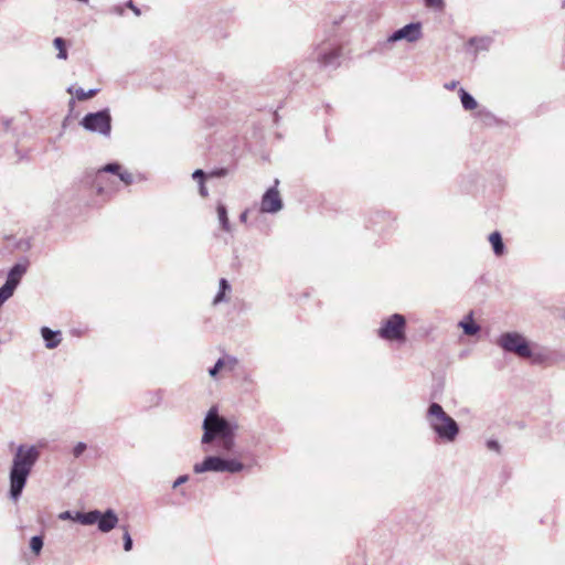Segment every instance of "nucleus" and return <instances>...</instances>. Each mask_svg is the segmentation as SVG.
<instances>
[{
	"mask_svg": "<svg viewBox=\"0 0 565 565\" xmlns=\"http://www.w3.org/2000/svg\"><path fill=\"white\" fill-rule=\"evenodd\" d=\"M75 104L74 99L70 100V106H73Z\"/></svg>",
	"mask_w": 565,
	"mask_h": 565,
	"instance_id": "nucleus-42",
	"label": "nucleus"
},
{
	"mask_svg": "<svg viewBox=\"0 0 565 565\" xmlns=\"http://www.w3.org/2000/svg\"><path fill=\"white\" fill-rule=\"evenodd\" d=\"M231 290V285L225 278H221L218 282V291L214 297L213 303L217 305L220 302L226 301V294Z\"/></svg>",
	"mask_w": 565,
	"mask_h": 565,
	"instance_id": "nucleus-20",
	"label": "nucleus"
},
{
	"mask_svg": "<svg viewBox=\"0 0 565 565\" xmlns=\"http://www.w3.org/2000/svg\"><path fill=\"white\" fill-rule=\"evenodd\" d=\"M192 178H193L194 180H196V181L200 183V182L205 181V179H206V173H205L203 170H201V169H196V170L192 173Z\"/></svg>",
	"mask_w": 565,
	"mask_h": 565,
	"instance_id": "nucleus-31",
	"label": "nucleus"
},
{
	"mask_svg": "<svg viewBox=\"0 0 565 565\" xmlns=\"http://www.w3.org/2000/svg\"><path fill=\"white\" fill-rule=\"evenodd\" d=\"M134 541L132 537L128 531L127 527H124V534H122V547L126 552H129L132 550Z\"/></svg>",
	"mask_w": 565,
	"mask_h": 565,
	"instance_id": "nucleus-26",
	"label": "nucleus"
},
{
	"mask_svg": "<svg viewBox=\"0 0 565 565\" xmlns=\"http://www.w3.org/2000/svg\"><path fill=\"white\" fill-rule=\"evenodd\" d=\"M495 343L504 352L513 353L521 359H530L533 355L531 343L523 334L516 331L501 333Z\"/></svg>",
	"mask_w": 565,
	"mask_h": 565,
	"instance_id": "nucleus-5",
	"label": "nucleus"
},
{
	"mask_svg": "<svg viewBox=\"0 0 565 565\" xmlns=\"http://www.w3.org/2000/svg\"><path fill=\"white\" fill-rule=\"evenodd\" d=\"M422 23L420 22H411L397 30H395L388 38L387 42L394 43L402 40H405L409 43H414L418 41L422 35Z\"/></svg>",
	"mask_w": 565,
	"mask_h": 565,
	"instance_id": "nucleus-12",
	"label": "nucleus"
},
{
	"mask_svg": "<svg viewBox=\"0 0 565 565\" xmlns=\"http://www.w3.org/2000/svg\"><path fill=\"white\" fill-rule=\"evenodd\" d=\"M216 212H217V217H218V222H220L222 230L225 232H231L232 226H231V223H230V220L227 216V207L223 203H218L217 207H216Z\"/></svg>",
	"mask_w": 565,
	"mask_h": 565,
	"instance_id": "nucleus-18",
	"label": "nucleus"
},
{
	"mask_svg": "<svg viewBox=\"0 0 565 565\" xmlns=\"http://www.w3.org/2000/svg\"><path fill=\"white\" fill-rule=\"evenodd\" d=\"M126 7H127V8H129V9H131V10H132V12H134L137 17H139V15L141 14L140 9H139L138 7H136V6H135V3H134V1H132V0H128V1L126 2Z\"/></svg>",
	"mask_w": 565,
	"mask_h": 565,
	"instance_id": "nucleus-35",
	"label": "nucleus"
},
{
	"mask_svg": "<svg viewBox=\"0 0 565 565\" xmlns=\"http://www.w3.org/2000/svg\"><path fill=\"white\" fill-rule=\"evenodd\" d=\"M225 366V359L224 358H220L215 364L209 370V374L210 376L212 377H215L218 372Z\"/></svg>",
	"mask_w": 565,
	"mask_h": 565,
	"instance_id": "nucleus-28",
	"label": "nucleus"
},
{
	"mask_svg": "<svg viewBox=\"0 0 565 565\" xmlns=\"http://www.w3.org/2000/svg\"><path fill=\"white\" fill-rule=\"evenodd\" d=\"M225 359V365H228L230 370H233L237 364V359L234 356H226Z\"/></svg>",
	"mask_w": 565,
	"mask_h": 565,
	"instance_id": "nucleus-36",
	"label": "nucleus"
},
{
	"mask_svg": "<svg viewBox=\"0 0 565 565\" xmlns=\"http://www.w3.org/2000/svg\"><path fill=\"white\" fill-rule=\"evenodd\" d=\"M17 247L21 250H29L31 248V242L30 239H21L18 244H17Z\"/></svg>",
	"mask_w": 565,
	"mask_h": 565,
	"instance_id": "nucleus-34",
	"label": "nucleus"
},
{
	"mask_svg": "<svg viewBox=\"0 0 565 565\" xmlns=\"http://www.w3.org/2000/svg\"><path fill=\"white\" fill-rule=\"evenodd\" d=\"M231 454H220L205 456L201 462L193 466L195 473L204 472H228L238 473L244 470L245 465L236 458H228Z\"/></svg>",
	"mask_w": 565,
	"mask_h": 565,
	"instance_id": "nucleus-4",
	"label": "nucleus"
},
{
	"mask_svg": "<svg viewBox=\"0 0 565 565\" xmlns=\"http://www.w3.org/2000/svg\"><path fill=\"white\" fill-rule=\"evenodd\" d=\"M211 174L214 177H224L226 174V170L223 168L217 169V170H214Z\"/></svg>",
	"mask_w": 565,
	"mask_h": 565,
	"instance_id": "nucleus-40",
	"label": "nucleus"
},
{
	"mask_svg": "<svg viewBox=\"0 0 565 565\" xmlns=\"http://www.w3.org/2000/svg\"><path fill=\"white\" fill-rule=\"evenodd\" d=\"M14 289H12L9 285L7 284H3L1 287H0V308L3 306V303L10 299L13 294H14Z\"/></svg>",
	"mask_w": 565,
	"mask_h": 565,
	"instance_id": "nucleus-25",
	"label": "nucleus"
},
{
	"mask_svg": "<svg viewBox=\"0 0 565 565\" xmlns=\"http://www.w3.org/2000/svg\"><path fill=\"white\" fill-rule=\"evenodd\" d=\"M406 318L401 313H393L384 319L377 330V335L385 341L405 342Z\"/></svg>",
	"mask_w": 565,
	"mask_h": 565,
	"instance_id": "nucleus-7",
	"label": "nucleus"
},
{
	"mask_svg": "<svg viewBox=\"0 0 565 565\" xmlns=\"http://www.w3.org/2000/svg\"><path fill=\"white\" fill-rule=\"evenodd\" d=\"M44 546V537L42 535H34L30 540V550L34 555H40Z\"/></svg>",
	"mask_w": 565,
	"mask_h": 565,
	"instance_id": "nucleus-23",
	"label": "nucleus"
},
{
	"mask_svg": "<svg viewBox=\"0 0 565 565\" xmlns=\"http://www.w3.org/2000/svg\"><path fill=\"white\" fill-rule=\"evenodd\" d=\"M458 94L465 110H472L477 108L478 103L469 92L461 87L459 88Z\"/></svg>",
	"mask_w": 565,
	"mask_h": 565,
	"instance_id": "nucleus-17",
	"label": "nucleus"
},
{
	"mask_svg": "<svg viewBox=\"0 0 565 565\" xmlns=\"http://www.w3.org/2000/svg\"><path fill=\"white\" fill-rule=\"evenodd\" d=\"M79 524L82 525H97L102 533H108L114 530L118 522V515L114 509L108 508L105 511L97 509L89 510L86 514L78 515Z\"/></svg>",
	"mask_w": 565,
	"mask_h": 565,
	"instance_id": "nucleus-6",
	"label": "nucleus"
},
{
	"mask_svg": "<svg viewBox=\"0 0 565 565\" xmlns=\"http://www.w3.org/2000/svg\"><path fill=\"white\" fill-rule=\"evenodd\" d=\"M41 335L47 349H55L62 341L61 331L52 330L49 327L41 328Z\"/></svg>",
	"mask_w": 565,
	"mask_h": 565,
	"instance_id": "nucleus-14",
	"label": "nucleus"
},
{
	"mask_svg": "<svg viewBox=\"0 0 565 565\" xmlns=\"http://www.w3.org/2000/svg\"><path fill=\"white\" fill-rule=\"evenodd\" d=\"M41 452L35 445L21 444L17 447L9 469V498L17 502L28 483Z\"/></svg>",
	"mask_w": 565,
	"mask_h": 565,
	"instance_id": "nucleus-2",
	"label": "nucleus"
},
{
	"mask_svg": "<svg viewBox=\"0 0 565 565\" xmlns=\"http://www.w3.org/2000/svg\"><path fill=\"white\" fill-rule=\"evenodd\" d=\"M29 267V260L26 258L23 262L15 263L8 271L6 282L12 289H17L23 275L26 273Z\"/></svg>",
	"mask_w": 565,
	"mask_h": 565,
	"instance_id": "nucleus-13",
	"label": "nucleus"
},
{
	"mask_svg": "<svg viewBox=\"0 0 565 565\" xmlns=\"http://www.w3.org/2000/svg\"><path fill=\"white\" fill-rule=\"evenodd\" d=\"M121 170L122 167L120 163L109 162L98 170L87 171L83 182L95 189L97 194H103L105 193L106 174L110 173L118 177Z\"/></svg>",
	"mask_w": 565,
	"mask_h": 565,
	"instance_id": "nucleus-9",
	"label": "nucleus"
},
{
	"mask_svg": "<svg viewBox=\"0 0 565 565\" xmlns=\"http://www.w3.org/2000/svg\"><path fill=\"white\" fill-rule=\"evenodd\" d=\"M118 178L126 185H130L135 181L132 173H130L129 171L124 170V169L120 171Z\"/></svg>",
	"mask_w": 565,
	"mask_h": 565,
	"instance_id": "nucleus-29",
	"label": "nucleus"
},
{
	"mask_svg": "<svg viewBox=\"0 0 565 565\" xmlns=\"http://www.w3.org/2000/svg\"><path fill=\"white\" fill-rule=\"evenodd\" d=\"M79 125L87 131L109 137L111 132V115L109 108L86 114Z\"/></svg>",
	"mask_w": 565,
	"mask_h": 565,
	"instance_id": "nucleus-8",
	"label": "nucleus"
},
{
	"mask_svg": "<svg viewBox=\"0 0 565 565\" xmlns=\"http://www.w3.org/2000/svg\"><path fill=\"white\" fill-rule=\"evenodd\" d=\"M79 514H86V512L83 511H63L58 514V519L63 521H74L79 523L78 515Z\"/></svg>",
	"mask_w": 565,
	"mask_h": 565,
	"instance_id": "nucleus-24",
	"label": "nucleus"
},
{
	"mask_svg": "<svg viewBox=\"0 0 565 565\" xmlns=\"http://www.w3.org/2000/svg\"><path fill=\"white\" fill-rule=\"evenodd\" d=\"M341 47L335 43L322 42L315 49V58L327 68H337L340 65Z\"/></svg>",
	"mask_w": 565,
	"mask_h": 565,
	"instance_id": "nucleus-10",
	"label": "nucleus"
},
{
	"mask_svg": "<svg viewBox=\"0 0 565 565\" xmlns=\"http://www.w3.org/2000/svg\"><path fill=\"white\" fill-rule=\"evenodd\" d=\"M86 449H87V445H86V443H84V441H78V443L73 447V450H72L73 456H74L75 458H79V457L84 454V451H85Z\"/></svg>",
	"mask_w": 565,
	"mask_h": 565,
	"instance_id": "nucleus-30",
	"label": "nucleus"
},
{
	"mask_svg": "<svg viewBox=\"0 0 565 565\" xmlns=\"http://www.w3.org/2000/svg\"><path fill=\"white\" fill-rule=\"evenodd\" d=\"M98 92H99L98 88H90L87 92H85L81 87L75 89L73 86H70L67 88V93L75 94V96L78 100H85V99L92 98V97L96 96Z\"/></svg>",
	"mask_w": 565,
	"mask_h": 565,
	"instance_id": "nucleus-19",
	"label": "nucleus"
},
{
	"mask_svg": "<svg viewBox=\"0 0 565 565\" xmlns=\"http://www.w3.org/2000/svg\"><path fill=\"white\" fill-rule=\"evenodd\" d=\"M489 242L492 246L493 253L497 256H502L505 253V245L500 232L494 231L489 235Z\"/></svg>",
	"mask_w": 565,
	"mask_h": 565,
	"instance_id": "nucleus-15",
	"label": "nucleus"
},
{
	"mask_svg": "<svg viewBox=\"0 0 565 565\" xmlns=\"http://www.w3.org/2000/svg\"><path fill=\"white\" fill-rule=\"evenodd\" d=\"M199 192H200L201 196H203V198L207 196L209 192H207V188L205 186L204 181L199 183Z\"/></svg>",
	"mask_w": 565,
	"mask_h": 565,
	"instance_id": "nucleus-38",
	"label": "nucleus"
},
{
	"mask_svg": "<svg viewBox=\"0 0 565 565\" xmlns=\"http://www.w3.org/2000/svg\"><path fill=\"white\" fill-rule=\"evenodd\" d=\"M278 183L279 181L275 180V185L267 189L263 194L259 207L262 213L276 214L282 210L284 202L277 190Z\"/></svg>",
	"mask_w": 565,
	"mask_h": 565,
	"instance_id": "nucleus-11",
	"label": "nucleus"
},
{
	"mask_svg": "<svg viewBox=\"0 0 565 565\" xmlns=\"http://www.w3.org/2000/svg\"><path fill=\"white\" fill-rule=\"evenodd\" d=\"M425 7L435 11H441L445 7V0H424Z\"/></svg>",
	"mask_w": 565,
	"mask_h": 565,
	"instance_id": "nucleus-27",
	"label": "nucleus"
},
{
	"mask_svg": "<svg viewBox=\"0 0 565 565\" xmlns=\"http://www.w3.org/2000/svg\"><path fill=\"white\" fill-rule=\"evenodd\" d=\"M490 43L491 39L489 38H470L468 41V45L475 47V55H477L479 51H487Z\"/></svg>",
	"mask_w": 565,
	"mask_h": 565,
	"instance_id": "nucleus-21",
	"label": "nucleus"
},
{
	"mask_svg": "<svg viewBox=\"0 0 565 565\" xmlns=\"http://www.w3.org/2000/svg\"><path fill=\"white\" fill-rule=\"evenodd\" d=\"M425 420L440 443L451 444L459 436V424L437 402H431L428 405Z\"/></svg>",
	"mask_w": 565,
	"mask_h": 565,
	"instance_id": "nucleus-3",
	"label": "nucleus"
},
{
	"mask_svg": "<svg viewBox=\"0 0 565 565\" xmlns=\"http://www.w3.org/2000/svg\"><path fill=\"white\" fill-rule=\"evenodd\" d=\"M110 12H111V13H115V14H117V15H122V14H124V12H125V9H124V7H122V6H119V4H118V6H114V7L110 9Z\"/></svg>",
	"mask_w": 565,
	"mask_h": 565,
	"instance_id": "nucleus-37",
	"label": "nucleus"
},
{
	"mask_svg": "<svg viewBox=\"0 0 565 565\" xmlns=\"http://www.w3.org/2000/svg\"><path fill=\"white\" fill-rule=\"evenodd\" d=\"M53 45L58 51L57 58L66 60L68 56L66 41L58 36L53 40Z\"/></svg>",
	"mask_w": 565,
	"mask_h": 565,
	"instance_id": "nucleus-22",
	"label": "nucleus"
},
{
	"mask_svg": "<svg viewBox=\"0 0 565 565\" xmlns=\"http://www.w3.org/2000/svg\"><path fill=\"white\" fill-rule=\"evenodd\" d=\"M457 85H458V82H457V81H451V82H449V83H446V84L444 85V87H445L446 89H448V90H452V89H455V88L457 87Z\"/></svg>",
	"mask_w": 565,
	"mask_h": 565,
	"instance_id": "nucleus-39",
	"label": "nucleus"
},
{
	"mask_svg": "<svg viewBox=\"0 0 565 565\" xmlns=\"http://www.w3.org/2000/svg\"><path fill=\"white\" fill-rule=\"evenodd\" d=\"M562 7H563V8H565V0H563V2H562Z\"/></svg>",
	"mask_w": 565,
	"mask_h": 565,
	"instance_id": "nucleus-43",
	"label": "nucleus"
},
{
	"mask_svg": "<svg viewBox=\"0 0 565 565\" xmlns=\"http://www.w3.org/2000/svg\"><path fill=\"white\" fill-rule=\"evenodd\" d=\"M465 334L475 335L480 331V326L473 321L472 312H470L463 320L458 324Z\"/></svg>",
	"mask_w": 565,
	"mask_h": 565,
	"instance_id": "nucleus-16",
	"label": "nucleus"
},
{
	"mask_svg": "<svg viewBox=\"0 0 565 565\" xmlns=\"http://www.w3.org/2000/svg\"><path fill=\"white\" fill-rule=\"evenodd\" d=\"M238 428L239 425L235 417L220 415L217 406H212L202 423L201 444L204 451L210 450L206 446L215 444L216 452L235 454Z\"/></svg>",
	"mask_w": 565,
	"mask_h": 565,
	"instance_id": "nucleus-1",
	"label": "nucleus"
},
{
	"mask_svg": "<svg viewBox=\"0 0 565 565\" xmlns=\"http://www.w3.org/2000/svg\"><path fill=\"white\" fill-rule=\"evenodd\" d=\"M248 212H249L248 210H245V211H243V212L241 213V215H239V221H241L242 223H246V222H247Z\"/></svg>",
	"mask_w": 565,
	"mask_h": 565,
	"instance_id": "nucleus-41",
	"label": "nucleus"
},
{
	"mask_svg": "<svg viewBox=\"0 0 565 565\" xmlns=\"http://www.w3.org/2000/svg\"><path fill=\"white\" fill-rule=\"evenodd\" d=\"M487 447H488V449L493 450L495 452H500V449H501L499 441L495 439H489L487 441Z\"/></svg>",
	"mask_w": 565,
	"mask_h": 565,
	"instance_id": "nucleus-32",
	"label": "nucleus"
},
{
	"mask_svg": "<svg viewBox=\"0 0 565 565\" xmlns=\"http://www.w3.org/2000/svg\"><path fill=\"white\" fill-rule=\"evenodd\" d=\"M189 480V476L188 475H182V476H179L173 484H172V488L175 489L178 487H180L181 484L185 483L186 481Z\"/></svg>",
	"mask_w": 565,
	"mask_h": 565,
	"instance_id": "nucleus-33",
	"label": "nucleus"
}]
</instances>
